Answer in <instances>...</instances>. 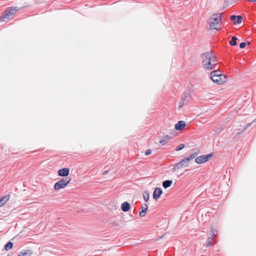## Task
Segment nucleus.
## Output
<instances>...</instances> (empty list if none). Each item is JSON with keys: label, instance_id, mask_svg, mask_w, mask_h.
Listing matches in <instances>:
<instances>
[{"label": "nucleus", "instance_id": "nucleus-7", "mask_svg": "<svg viewBox=\"0 0 256 256\" xmlns=\"http://www.w3.org/2000/svg\"><path fill=\"white\" fill-rule=\"evenodd\" d=\"M18 10V9L16 7L8 8L4 12L5 16H1L0 18V20L2 21H4L5 18H8V16L10 15L14 14Z\"/></svg>", "mask_w": 256, "mask_h": 256}, {"label": "nucleus", "instance_id": "nucleus-16", "mask_svg": "<svg viewBox=\"0 0 256 256\" xmlns=\"http://www.w3.org/2000/svg\"><path fill=\"white\" fill-rule=\"evenodd\" d=\"M32 254V252L31 250H26L20 252L18 256H31Z\"/></svg>", "mask_w": 256, "mask_h": 256}, {"label": "nucleus", "instance_id": "nucleus-8", "mask_svg": "<svg viewBox=\"0 0 256 256\" xmlns=\"http://www.w3.org/2000/svg\"><path fill=\"white\" fill-rule=\"evenodd\" d=\"M230 19L233 21V24L236 25L242 22V17L240 15H232L230 16Z\"/></svg>", "mask_w": 256, "mask_h": 256}, {"label": "nucleus", "instance_id": "nucleus-24", "mask_svg": "<svg viewBox=\"0 0 256 256\" xmlns=\"http://www.w3.org/2000/svg\"><path fill=\"white\" fill-rule=\"evenodd\" d=\"M210 24L211 29L218 30V28L216 26L218 24H216L213 22H211L210 23Z\"/></svg>", "mask_w": 256, "mask_h": 256}, {"label": "nucleus", "instance_id": "nucleus-25", "mask_svg": "<svg viewBox=\"0 0 256 256\" xmlns=\"http://www.w3.org/2000/svg\"><path fill=\"white\" fill-rule=\"evenodd\" d=\"M185 146L184 144H182L177 146V151L182 150Z\"/></svg>", "mask_w": 256, "mask_h": 256}, {"label": "nucleus", "instance_id": "nucleus-10", "mask_svg": "<svg viewBox=\"0 0 256 256\" xmlns=\"http://www.w3.org/2000/svg\"><path fill=\"white\" fill-rule=\"evenodd\" d=\"M162 192L160 188H156L153 193V198L155 200H158L160 198Z\"/></svg>", "mask_w": 256, "mask_h": 256}, {"label": "nucleus", "instance_id": "nucleus-6", "mask_svg": "<svg viewBox=\"0 0 256 256\" xmlns=\"http://www.w3.org/2000/svg\"><path fill=\"white\" fill-rule=\"evenodd\" d=\"M192 97L190 90H186L182 94V99L179 102L178 108H182L184 102H188Z\"/></svg>", "mask_w": 256, "mask_h": 256}, {"label": "nucleus", "instance_id": "nucleus-17", "mask_svg": "<svg viewBox=\"0 0 256 256\" xmlns=\"http://www.w3.org/2000/svg\"><path fill=\"white\" fill-rule=\"evenodd\" d=\"M170 138V137L168 136H164L162 140H160V142L162 146H164L169 141Z\"/></svg>", "mask_w": 256, "mask_h": 256}, {"label": "nucleus", "instance_id": "nucleus-21", "mask_svg": "<svg viewBox=\"0 0 256 256\" xmlns=\"http://www.w3.org/2000/svg\"><path fill=\"white\" fill-rule=\"evenodd\" d=\"M212 240H213V238H212L211 236H208V238L206 240V246L208 247L210 246H211L212 245Z\"/></svg>", "mask_w": 256, "mask_h": 256}, {"label": "nucleus", "instance_id": "nucleus-2", "mask_svg": "<svg viewBox=\"0 0 256 256\" xmlns=\"http://www.w3.org/2000/svg\"><path fill=\"white\" fill-rule=\"evenodd\" d=\"M210 79L214 83L221 84L226 81L227 78L220 70H215L210 72Z\"/></svg>", "mask_w": 256, "mask_h": 256}, {"label": "nucleus", "instance_id": "nucleus-12", "mask_svg": "<svg viewBox=\"0 0 256 256\" xmlns=\"http://www.w3.org/2000/svg\"><path fill=\"white\" fill-rule=\"evenodd\" d=\"M148 210V206L146 204H144L142 206V211L140 212L139 214L141 217H144L146 216V212Z\"/></svg>", "mask_w": 256, "mask_h": 256}, {"label": "nucleus", "instance_id": "nucleus-1", "mask_svg": "<svg viewBox=\"0 0 256 256\" xmlns=\"http://www.w3.org/2000/svg\"><path fill=\"white\" fill-rule=\"evenodd\" d=\"M201 57L203 58L202 63L204 66V68L206 70H212L215 68L216 66V64L212 63V62H216V58L213 57L212 53L210 52H206L201 54Z\"/></svg>", "mask_w": 256, "mask_h": 256}, {"label": "nucleus", "instance_id": "nucleus-22", "mask_svg": "<svg viewBox=\"0 0 256 256\" xmlns=\"http://www.w3.org/2000/svg\"><path fill=\"white\" fill-rule=\"evenodd\" d=\"M12 243L10 242H8L5 246V250H8L11 249L12 247Z\"/></svg>", "mask_w": 256, "mask_h": 256}, {"label": "nucleus", "instance_id": "nucleus-13", "mask_svg": "<svg viewBox=\"0 0 256 256\" xmlns=\"http://www.w3.org/2000/svg\"><path fill=\"white\" fill-rule=\"evenodd\" d=\"M222 14L218 13L216 14H214L212 16V19L213 20V22L218 24V20H222Z\"/></svg>", "mask_w": 256, "mask_h": 256}, {"label": "nucleus", "instance_id": "nucleus-29", "mask_svg": "<svg viewBox=\"0 0 256 256\" xmlns=\"http://www.w3.org/2000/svg\"><path fill=\"white\" fill-rule=\"evenodd\" d=\"M108 172V171H106H106H104V172L103 174H106Z\"/></svg>", "mask_w": 256, "mask_h": 256}, {"label": "nucleus", "instance_id": "nucleus-19", "mask_svg": "<svg viewBox=\"0 0 256 256\" xmlns=\"http://www.w3.org/2000/svg\"><path fill=\"white\" fill-rule=\"evenodd\" d=\"M10 196L8 195L2 198L0 200V206H2L9 200Z\"/></svg>", "mask_w": 256, "mask_h": 256}, {"label": "nucleus", "instance_id": "nucleus-11", "mask_svg": "<svg viewBox=\"0 0 256 256\" xmlns=\"http://www.w3.org/2000/svg\"><path fill=\"white\" fill-rule=\"evenodd\" d=\"M186 122L184 120H180L177 122V130H182L185 129Z\"/></svg>", "mask_w": 256, "mask_h": 256}, {"label": "nucleus", "instance_id": "nucleus-5", "mask_svg": "<svg viewBox=\"0 0 256 256\" xmlns=\"http://www.w3.org/2000/svg\"><path fill=\"white\" fill-rule=\"evenodd\" d=\"M214 156V153L213 152L201 155L196 158L195 162L198 164H202L208 161Z\"/></svg>", "mask_w": 256, "mask_h": 256}, {"label": "nucleus", "instance_id": "nucleus-18", "mask_svg": "<svg viewBox=\"0 0 256 256\" xmlns=\"http://www.w3.org/2000/svg\"><path fill=\"white\" fill-rule=\"evenodd\" d=\"M172 184V180H166L162 182V186L164 188H169L170 186H171Z\"/></svg>", "mask_w": 256, "mask_h": 256}, {"label": "nucleus", "instance_id": "nucleus-27", "mask_svg": "<svg viewBox=\"0 0 256 256\" xmlns=\"http://www.w3.org/2000/svg\"><path fill=\"white\" fill-rule=\"evenodd\" d=\"M152 153V151L150 150H148L146 152V156H148L149 154H150Z\"/></svg>", "mask_w": 256, "mask_h": 256}, {"label": "nucleus", "instance_id": "nucleus-26", "mask_svg": "<svg viewBox=\"0 0 256 256\" xmlns=\"http://www.w3.org/2000/svg\"><path fill=\"white\" fill-rule=\"evenodd\" d=\"M144 198L146 202H148L149 198V194L148 192H144V194L143 195Z\"/></svg>", "mask_w": 256, "mask_h": 256}, {"label": "nucleus", "instance_id": "nucleus-3", "mask_svg": "<svg viewBox=\"0 0 256 256\" xmlns=\"http://www.w3.org/2000/svg\"><path fill=\"white\" fill-rule=\"evenodd\" d=\"M199 150H197L194 153L192 154L189 156L186 157L182 159L180 162H177V168H181L182 167H187L188 166V162L191 160L195 158L198 153Z\"/></svg>", "mask_w": 256, "mask_h": 256}, {"label": "nucleus", "instance_id": "nucleus-23", "mask_svg": "<svg viewBox=\"0 0 256 256\" xmlns=\"http://www.w3.org/2000/svg\"><path fill=\"white\" fill-rule=\"evenodd\" d=\"M250 42L248 41H247L246 42H242L240 44V48L242 49L244 48L246 44H249Z\"/></svg>", "mask_w": 256, "mask_h": 256}, {"label": "nucleus", "instance_id": "nucleus-15", "mask_svg": "<svg viewBox=\"0 0 256 256\" xmlns=\"http://www.w3.org/2000/svg\"><path fill=\"white\" fill-rule=\"evenodd\" d=\"M218 233V230L216 228H214V227H210V230L208 232V236H211L212 238L216 236Z\"/></svg>", "mask_w": 256, "mask_h": 256}, {"label": "nucleus", "instance_id": "nucleus-20", "mask_svg": "<svg viewBox=\"0 0 256 256\" xmlns=\"http://www.w3.org/2000/svg\"><path fill=\"white\" fill-rule=\"evenodd\" d=\"M238 38L236 36H233L232 38V40L230 41V46H235L237 45V40Z\"/></svg>", "mask_w": 256, "mask_h": 256}, {"label": "nucleus", "instance_id": "nucleus-30", "mask_svg": "<svg viewBox=\"0 0 256 256\" xmlns=\"http://www.w3.org/2000/svg\"><path fill=\"white\" fill-rule=\"evenodd\" d=\"M250 2H256V0H248Z\"/></svg>", "mask_w": 256, "mask_h": 256}, {"label": "nucleus", "instance_id": "nucleus-14", "mask_svg": "<svg viewBox=\"0 0 256 256\" xmlns=\"http://www.w3.org/2000/svg\"><path fill=\"white\" fill-rule=\"evenodd\" d=\"M121 208L124 212H128L130 208V204L128 202H124L121 205Z\"/></svg>", "mask_w": 256, "mask_h": 256}, {"label": "nucleus", "instance_id": "nucleus-9", "mask_svg": "<svg viewBox=\"0 0 256 256\" xmlns=\"http://www.w3.org/2000/svg\"><path fill=\"white\" fill-rule=\"evenodd\" d=\"M70 170L68 168L60 169L58 172V176H66L69 174Z\"/></svg>", "mask_w": 256, "mask_h": 256}, {"label": "nucleus", "instance_id": "nucleus-4", "mask_svg": "<svg viewBox=\"0 0 256 256\" xmlns=\"http://www.w3.org/2000/svg\"><path fill=\"white\" fill-rule=\"evenodd\" d=\"M71 180L70 178H66L56 182L54 185V189L56 190L64 188L69 184Z\"/></svg>", "mask_w": 256, "mask_h": 256}, {"label": "nucleus", "instance_id": "nucleus-28", "mask_svg": "<svg viewBox=\"0 0 256 256\" xmlns=\"http://www.w3.org/2000/svg\"><path fill=\"white\" fill-rule=\"evenodd\" d=\"M252 124V123H250L248 124H246V126L244 128V129L240 132V133H242L244 130L248 126H249L250 124Z\"/></svg>", "mask_w": 256, "mask_h": 256}]
</instances>
